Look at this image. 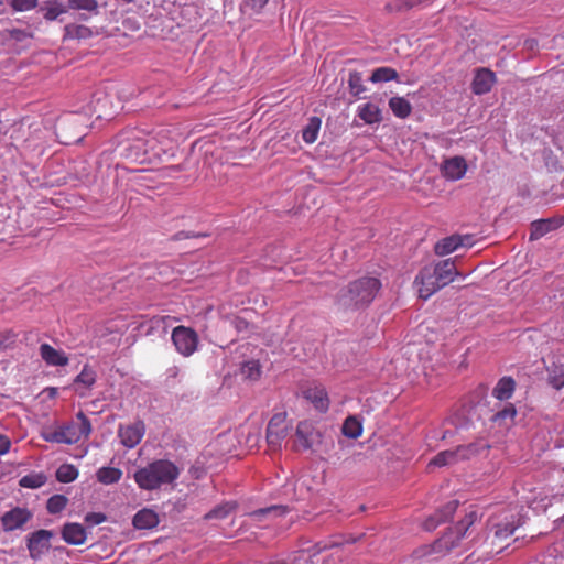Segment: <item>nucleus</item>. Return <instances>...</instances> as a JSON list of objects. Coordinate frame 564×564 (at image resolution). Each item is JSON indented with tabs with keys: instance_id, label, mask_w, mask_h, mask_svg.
<instances>
[{
	"instance_id": "obj_1",
	"label": "nucleus",
	"mask_w": 564,
	"mask_h": 564,
	"mask_svg": "<svg viewBox=\"0 0 564 564\" xmlns=\"http://www.w3.org/2000/svg\"><path fill=\"white\" fill-rule=\"evenodd\" d=\"M180 468L173 462L156 459L139 468L133 478L139 488L151 491L173 484L180 477Z\"/></svg>"
},
{
	"instance_id": "obj_2",
	"label": "nucleus",
	"mask_w": 564,
	"mask_h": 564,
	"mask_svg": "<svg viewBox=\"0 0 564 564\" xmlns=\"http://www.w3.org/2000/svg\"><path fill=\"white\" fill-rule=\"evenodd\" d=\"M76 419L77 422L72 421L43 431L42 438L46 442L68 445L76 444L82 438H88L91 433L90 421L83 412H78Z\"/></svg>"
},
{
	"instance_id": "obj_3",
	"label": "nucleus",
	"mask_w": 564,
	"mask_h": 564,
	"mask_svg": "<svg viewBox=\"0 0 564 564\" xmlns=\"http://www.w3.org/2000/svg\"><path fill=\"white\" fill-rule=\"evenodd\" d=\"M381 283L378 279L364 276L351 282L347 290L339 294L338 301L345 307L368 305L378 293Z\"/></svg>"
},
{
	"instance_id": "obj_4",
	"label": "nucleus",
	"mask_w": 564,
	"mask_h": 564,
	"mask_svg": "<svg viewBox=\"0 0 564 564\" xmlns=\"http://www.w3.org/2000/svg\"><path fill=\"white\" fill-rule=\"evenodd\" d=\"M120 155L131 162H149V152L147 141H144V131L130 130L121 135L119 142Z\"/></svg>"
},
{
	"instance_id": "obj_5",
	"label": "nucleus",
	"mask_w": 564,
	"mask_h": 564,
	"mask_svg": "<svg viewBox=\"0 0 564 564\" xmlns=\"http://www.w3.org/2000/svg\"><path fill=\"white\" fill-rule=\"evenodd\" d=\"M476 519L477 514L475 512L467 514L454 529H449L442 538L426 546L427 551L424 554L444 553L456 547Z\"/></svg>"
},
{
	"instance_id": "obj_6",
	"label": "nucleus",
	"mask_w": 564,
	"mask_h": 564,
	"mask_svg": "<svg viewBox=\"0 0 564 564\" xmlns=\"http://www.w3.org/2000/svg\"><path fill=\"white\" fill-rule=\"evenodd\" d=\"M171 339L176 351L184 357L192 356L199 344L197 333L193 328L182 325L173 328Z\"/></svg>"
},
{
	"instance_id": "obj_7",
	"label": "nucleus",
	"mask_w": 564,
	"mask_h": 564,
	"mask_svg": "<svg viewBox=\"0 0 564 564\" xmlns=\"http://www.w3.org/2000/svg\"><path fill=\"white\" fill-rule=\"evenodd\" d=\"M288 435L286 413H275L267 427V442L269 448L276 452L281 448L282 441Z\"/></svg>"
},
{
	"instance_id": "obj_8",
	"label": "nucleus",
	"mask_w": 564,
	"mask_h": 564,
	"mask_svg": "<svg viewBox=\"0 0 564 564\" xmlns=\"http://www.w3.org/2000/svg\"><path fill=\"white\" fill-rule=\"evenodd\" d=\"M419 296L423 300L430 299L438 290L443 289L431 265L424 267L414 280Z\"/></svg>"
},
{
	"instance_id": "obj_9",
	"label": "nucleus",
	"mask_w": 564,
	"mask_h": 564,
	"mask_svg": "<svg viewBox=\"0 0 564 564\" xmlns=\"http://www.w3.org/2000/svg\"><path fill=\"white\" fill-rule=\"evenodd\" d=\"M145 433V424L138 420L130 424H120L118 427V437L121 444L127 448H134L142 441Z\"/></svg>"
},
{
	"instance_id": "obj_10",
	"label": "nucleus",
	"mask_w": 564,
	"mask_h": 564,
	"mask_svg": "<svg viewBox=\"0 0 564 564\" xmlns=\"http://www.w3.org/2000/svg\"><path fill=\"white\" fill-rule=\"evenodd\" d=\"M53 532L44 529L37 530L28 536L26 546L31 558L36 561L48 552Z\"/></svg>"
},
{
	"instance_id": "obj_11",
	"label": "nucleus",
	"mask_w": 564,
	"mask_h": 564,
	"mask_svg": "<svg viewBox=\"0 0 564 564\" xmlns=\"http://www.w3.org/2000/svg\"><path fill=\"white\" fill-rule=\"evenodd\" d=\"M33 514L28 508L14 507L11 510L4 512L1 518L2 529L6 532H11L18 529H22L26 524Z\"/></svg>"
},
{
	"instance_id": "obj_12",
	"label": "nucleus",
	"mask_w": 564,
	"mask_h": 564,
	"mask_svg": "<svg viewBox=\"0 0 564 564\" xmlns=\"http://www.w3.org/2000/svg\"><path fill=\"white\" fill-rule=\"evenodd\" d=\"M517 525L513 520H503L492 524L491 545L496 553H500L505 546L502 545L516 531Z\"/></svg>"
},
{
	"instance_id": "obj_13",
	"label": "nucleus",
	"mask_w": 564,
	"mask_h": 564,
	"mask_svg": "<svg viewBox=\"0 0 564 564\" xmlns=\"http://www.w3.org/2000/svg\"><path fill=\"white\" fill-rule=\"evenodd\" d=\"M144 141H147L149 161L158 159L166 151L167 132L165 130H160L155 133L144 132Z\"/></svg>"
},
{
	"instance_id": "obj_14",
	"label": "nucleus",
	"mask_w": 564,
	"mask_h": 564,
	"mask_svg": "<svg viewBox=\"0 0 564 564\" xmlns=\"http://www.w3.org/2000/svg\"><path fill=\"white\" fill-rule=\"evenodd\" d=\"M496 83V75L489 68H478L471 83V90L475 95H484L491 90Z\"/></svg>"
},
{
	"instance_id": "obj_15",
	"label": "nucleus",
	"mask_w": 564,
	"mask_h": 564,
	"mask_svg": "<svg viewBox=\"0 0 564 564\" xmlns=\"http://www.w3.org/2000/svg\"><path fill=\"white\" fill-rule=\"evenodd\" d=\"M467 171V163L462 156H454L444 161L442 165L443 176L449 181L463 178Z\"/></svg>"
},
{
	"instance_id": "obj_16",
	"label": "nucleus",
	"mask_w": 564,
	"mask_h": 564,
	"mask_svg": "<svg viewBox=\"0 0 564 564\" xmlns=\"http://www.w3.org/2000/svg\"><path fill=\"white\" fill-rule=\"evenodd\" d=\"M434 274H436V279L441 282V285H448L454 281L455 275H458V271L456 270L455 261L452 259H445L438 261L437 263L431 265Z\"/></svg>"
},
{
	"instance_id": "obj_17",
	"label": "nucleus",
	"mask_w": 564,
	"mask_h": 564,
	"mask_svg": "<svg viewBox=\"0 0 564 564\" xmlns=\"http://www.w3.org/2000/svg\"><path fill=\"white\" fill-rule=\"evenodd\" d=\"M313 444V426L307 421H302L297 424L295 431V441L293 448L296 452L306 451Z\"/></svg>"
},
{
	"instance_id": "obj_18",
	"label": "nucleus",
	"mask_w": 564,
	"mask_h": 564,
	"mask_svg": "<svg viewBox=\"0 0 564 564\" xmlns=\"http://www.w3.org/2000/svg\"><path fill=\"white\" fill-rule=\"evenodd\" d=\"M304 398L310 401L319 412H326L329 406V399L322 386L308 387L303 391Z\"/></svg>"
},
{
	"instance_id": "obj_19",
	"label": "nucleus",
	"mask_w": 564,
	"mask_h": 564,
	"mask_svg": "<svg viewBox=\"0 0 564 564\" xmlns=\"http://www.w3.org/2000/svg\"><path fill=\"white\" fill-rule=\"evenodd\" d=\"M40 356L48 366L64 367L69 362V359L64 351L57 350L46 343L40 346Z\"/></svg>"
},
{
	"instance_id": "obj_20",
	"label": "nucleus",
	"mask_w": 564,
	"mask_h": 564,
	"mask_svg": "<svg viewBox=\"0 0 564 564\" xmlns=\"http://www.w3.org/2000/svg\"><path fill=\"white\" fill-rule=\"evenodd\" d=\"M63 540L72 545H82L86 541V530L79 523H66L62 529Z\"/></svg>"
},
{
	"instance_id": "obj_21",
	"label": "nucleus",
	"mask_w": 564,
	"mask_h": 564,
	"mask_svg": "<svg viewBox=\"0 0 564 564\" xmlns=\"http://www.w3.org/2000/svg\"><path fill=\"white\" fill-rule=\"evenodd\" d=\"M561 225L562 221L555 218L535 220L531 224L530 240H538Z\"/></svg>"
},
{
	"instance_id": "obj_22",
	"label": "nucleus",
	"mask_w": 564,
	"mask_h": 564,
	"mask_svg": "<svg viewBox=\"0 0 564 564\" xmlns=\"http://www.w3.org/2000/svg\"><path fill=\"white\" fill-rule=\"evenodd\" d=\"M132 523L138 530L153 529L159 524V516L155 511L143 508L134 514Z\"/></svg>"
},
{
	"instance_id": "obj_23",
	"label": "nucleus",
	"mask_w": 564,
	"mask_h": 564,
	"mask_svg": "<svg viewBox=\"0 0 564 564\" xmlns=\"http://www.w3.org/2000/svg\"><path fill=\"white\" fill-rule=\"evenodd\" d=\"M68 11L67 4L59 2L58 0H48L43 2L40 7V12L43 18L47 21H54L59 15L66 13Z\"/></svg>"
},
{
	"instance_id": "obj_24",
	"label": "nucleus",
	"mask_w": 564,
	"mask_h": 564,
	"mask_svg": "<svg viewBox=\"0 0 564 564\" xmlns=\"http://www.w3.org/2000/svg\"><path fill=\"white\" fill-rule=\"evenodd\" d=\"M464 245V240L462 236L453 235L440 240L435 247L434 251L437 256H446L455 250H457L460 246Z\"/></svg>"
},
{
	"instance_id": "obj_25",
	"label": "nucleus",
	"mask_w": 564,
	"mask_h": 564,
	"mask_svg": "<svg viewBox=\"0 0 564 564\" xmlns=\"http://www.w3.org/2000/svg\"><path fill=\"white\" fill-rule=\"evenodd\" d=\"M358 116L367 124L379 123L382 120L381 109L372 102L359 106Z\"/></svg>"
},
{
	"instance_id": "obj_26",
	"label": "nucleus",
	"mask_w": 564,
	"mask_h": 564,
	"mask_svg": "<svg viewBox=\"0 0 564 564\" xmlns=\"http://www.w3.org/2000/svg\"><path fill=\"white\" fill-rule=\"evenodd\" d=\"M516 389V381L511 377L501 378L492 390V395L500 400H509Z\"/></svg>"
},
{
	"instance_id": "obj_27",
	"label": "nucleus",
	"mask_w": 564,
	"mask_h": 564,
	"mask_svg": "<svg viewBox=\"0 0 564 564\" xmlns=\"http://www.w3.org/2000/svg\"><path fill=\"white\" fill-rule=\"evenodd\" d=\"M389 108L400 119L408 118L412 112V106L404 97L394 96L389 99Z\"/></svg>"
},
{
	"instance_id": "obj_28",
	"label": "nucleus",
	"mask_w": 564,
	"mask_h": 564,
	"mask_svg": "<svg viewBox=\"0 0 564 564\" xmlns=\"http://www.w3.org/2000/svg\"><path fill=\"white\" fill-rule=\"evenodd\" d=\"M97 480L102 485H112L122 477V470L116 467H101L96 473Z\"/></svg>"
},
{
	"instance_id": "obj_29",
	"label": "nucleus",
	"mask_w": 564,
	"mask_h": 564,
	"mask_svg": "<svg viewBox=\"0 0 564 564\" xmlns=\"http://www.w3.org/2000/svg\"><path fill=\"white\" fill-rule=\"evenodd\" d=\"M322 120L318 117H311L308 119L307 124L302 131V138L306 143L312 144L317 140Z\"/></svg>"
},
{
	"instance_id": "obj_30",
	"label": "nucleus",
	"mask_w": 564,
	"mask_h": 564,
	"mask_svg": "<svg viewBox=\"0 0 564 564\" xmlns=\"http://www.w3.org/2000/svg\"><path fill=\"white\" fill-rule=\"evenodd\" d=\"M547 382L555 390L564 388V364L553 365L547 369Z\"/></svg>"
},
{
	"instance_id": "obj_31",
	"label": "nucleus",
	"mask_w": 564,
	"mask_h": 564,
	"mask_svg": "<svg viewBox=\"0 0 564 564\" xmlns=\"http://www.w3.org/2000/svg\"><path fill=\"white\" fill-rule=\"evenodd\" d=\"M47 477L43 473H31L19 480V486L22 488L37 489L45 485Z\"/></svg>"
},
{
	"instance_id": "obj_32",
	"label": "nucleus",
	"mask_w": 564,
	"mask_h": 564,
	"mask_svg": "<svg viewBox=\"0 0 564 564\" xmlns=\"http://www.w3.org/2000/svg\"><path fill=\"white\" fill-rule=\"evenodd\" d=\"M178 322L177 317L171 316V315H156L149 319V330L148 334L152 330H159L162 329L163 332H166L169 327L172 326L173 323Z\"/></svg>"
},
{
	"instance_id": "obj_33",
	"label": "nucleus",
	"mask_w": 564,
	"mask_h": 564,
	"mask_svg": "<svg viewBox=\"0 0 564 564\" xmlns=\"http://www.w3.org/2000/svg\"><path fill=\"white\" fill-rule=\"evenodd\" d=\"M399 74L394 68L382 66L376 68L370 77L372 83H387L390 80H398Z\"/></svg>"
},
{
	"instance_id": "obj_34",
	"label": "nucleus",
	"mask_w": 564,
	"mask_h": 564,
	"mask_svg": "<svg viewBox=\"0 0 564 564\" xmlns=\"http://www.w3.org/2000/svg\"><path fill=\"white\" fill-rule=\"evenodd\" d=\"M93 36L90 28L82 24H68L65 26V37L86 40Z\"/></svg>"
},
{
	"instance_id": "obj_35",
	"label": "nucleus",
	"mask_w": 564,
	"mask_h": 564,
	"mask_svg": "<svg viewBox=\"0 0 564 564\" xmlns=\"http://www.w3.org/2000/svg\"><path fill=\"white\" fill-rule=\"evenodd\" d=\"M286 513V507L284 506H271L268 508H261L249 513L250 518L254 521H261L265 517H280Z\"/></svg>"
},
{
	"instance_id": "obj_36",
	"label": "nucleus",
	"mask_w": 564,
	"mask_h": 564,
	"mask_svg": "<svg viewBox=\"0 0 564 564\" xmlns=\"http://www.w3.org/2000/svg\"><path fill=\"white\" fill-rule=\"evenodd\" d=\"M517 414L516 406L511 403H508L503 406L502 410L495 413L491 417V420L496 423L509 425L513 422Z\"/></svg>"
},
{
	"instance_id": "obj_37",
	"label": "nucleus",
	"mask_w": 564,
	"mask_h": 564,
	"mask_svg": "<svg viewBox=\"0 0 564 564\" xmlns=\"http://www.w3.org/2000/svg\"><path fill=\"white\" fill-rule=\"evenodd\" d=\"M78 477V469L72 464H63L56 470V479L59 482L68 484Z\"/></svg>"
},
{
	"instance_id": "obj_38",
	"label": "nucleus",
	"mask_w": 564,
	"mask_h": 564,
	"mask_svg": "<svg viewBox=\"0 0 564 564\" xmlns=\"http://www.w3.org/2000/svg\"><path fill=\"white\" fill-rule=\"evenodd\" d=\"M341 431L349 438H358L362 433V426L356 417L349 416L345 420Z\"/></svg>"
},
{
	"instance_id": "obj_39",
	"label": "nucleus",
	"mask_w": 564,
	"mask_h": 564,
	"mask_svg": "<svg viewBox=\"0 0 564 564\" xmlns=\"http://www.w3.org/2000/svg\"><path fill=\"white\" fill-rule=\"evenodd\" d=\"M457 462H458L457 457L455 456L453 449L452 451H443L431 459L429 466L443 467V466H447L451 464H455Z\"/></svg>"
},
{
	"instance_id": "obj_40",
	"label": "nucleus",
	"mask_w": 564,
	"mask_h": 564,
	"mask_svg": "<svg viewBox=\"0 0 564 564\" xmlns=\"http://www.w3.org/2000/svg\"><path fill=\"white\" fill-rule=\"evenodd\" d=\"M68 503V499L64 495H54L48 498L46 509L48 513L56 514L64 510Z\"/></svg>"
},
{
	"instance_id": "obj_41",
	"label": "nucleus",
	"mask_w": 564,
	"mask_h": 564,
	"mask_svg": "<svg viewBox=\"0 0 564 564\" xmlns=\"http://www.w3.org/2000/svg\"><path fill=\"white\" fill-rule=\"evenodd\" d=\"M348 86L350 94L356 97L366 91L362 76L359 72H351L349 74Z\"/></svg>"
},
{
	"instance_id": "obj_42",
	"label": "nucleus",
	"mask_w": 564,
	"mask_h": 564,
	"mask_svg": "<svg viewBox=\"0 0 564 564\" xmlns=\"http://www.w3.org/2000/svg\"><path fill=\"white\" fill-rule=\"evenodd\" d=\"M67 7H68V9H72V10H83V11L98 13L97 0H68Z\"/></svg>"
},
{
	"instance_id": "obj_43",
	"label": "nucleus",
	"mask_w": 564,
	"mask_h": 564,
	"mask_svg": "<svg viewBox=\"0 0 564 564\" xmlns=\"http://www.w3.org/2000/svg\"><path fill=\"white\" fill-rule=\"evenodd\" d=\"M241 373L251 380H257L261 376V366L258 360H248L241 367Z\"/></svg>"
},
{
	"instance_id": "obj_44",
	"label": "nucleus",
	"mask_w": 564,
	"mask_h": 564,
	"mask_svg": "<svg viewBox=\"0 0 564 564\" xmlns=\"http://www.w3.org/2000/svg\"><path fill=\"white\" fill-rule=\"evenodd\" d=\"M454 451L455 456L457 457V460H464L469 459L470 457L475 456L479 452V447L477 444H468V445H460L457 446Z\"/></svg>"
},
{
	"instance_id": "obj_45",
	"label": "nucleus",
	"mask_w": 564,
	"mask_h": 564,
	"mask_svg": "<svg viewBox=\"0 0 564 564\" xmlns=\"http://www.w3.org/2000/svg\"><path fill=\"white\" fill-rule=\"evenodd\" d=\"M96 381V373L88 366H84L80 373L75 378V383H82L87 388H90Z\"/></svg>"
},
{
	"instance_id": "obj_46",
	"label": "nucleus",
	"mask_w": 564,
	"mask_h": 564,
	"mask_svg": "<svg viewBox=\"0 0 564 564\" xmlns=\"http://www.w3.org/2000/svg\"><path fill=\"white\" fill-rule=\"evenodd\" d=\"M235 505L232 503H225L221 506H217L216 508L212 509L208 513H206V519H224L226 518L234 509Z\"/></svg>"
},
{
	"instance_id": "obj_47",
	"label": "nucleus",
	"mask_w": 564,
	"mask_h": 564,
	"mask_svg": "<svg viewBox=\"0 0 564 564\" xmlns=\"http://www.w3.org/2000/svg\"><path fill=\"white\" fill-rule=\"evenodd\" d=\"M18 339V334L13 329H4L0 332V350L13 347Z\"/></svg>"
},
{
	"instance_id": "obj_48",
	"label": "nucleus",
	"mask_w": 564,
	"mask_h": 564,
	"mask_svg": "<svg viewBox=\"0 0 564 564\" xmlns=\"http://www.w3.org/2000/svg\"><path fill=\"white\" fill-rule=\"evenodd\" d=\"M14 11H29L37 6V0H10Z\"/></svg>"
},
{
	"instance_id": "obj_49",
	"label": "nucleus",
	"mask_w": 564,
	"mask_h": 564,
	"mask_svg": "<svg viewBox=\"0 0 564 564\" xmlns=\"http://www.w3.org/2000/svg\"><path fill=\"white\" fill-rule=\"evenodd\" d=\"M434 0H400V10H410L417 7L430 6Z\"/></svg>"
},
{
	"instance_id": "obj_50",
	"label": "nucleus",
	"mask_w": 564,
	"mask_h": 564,
	"mask_svg": "<svg viewBox=\"0 0 564 564\" xmlns=\"http://www.w3.org/2000/svg\"><path fill=\"white\" fill-rule=\"evenodd\" d=\"M458 507V501L457 500H451L448 501L442 510L437 511V513L440 514L441 517V520L442 521H446L447 519H449L456 511Z\"/></svg>"
},
{
	"instance_id": "obj_51",
	"label": "nucleus",
	"mask_w": 564,
	"mask_h": 564,
	"mask_svg": "<svg viewBox=\"0 0 564 564\" xmlns=\"http://www.w3.org/2000/svg\"><path fill=\"white\" fill-rule=\"evenodd\" d=\"M107 520L106 514L101 512H89L85 516V522L90 525L104 523Z\"/></svg>"
},
{
	"instance_id": "obj_52",
	"label": "nucleus",
	"mask_w": 564,
	"mask_h": 564,
	"mask_svg": "<svg viewBox=\"0 0 564 564\" xmlns=\"http://www.w3.org/2000/svg\"><path fill=\"white\" fill-rule=\"evenodd\" d=\"M441 522H443V521L441 520L440 514L436 512L434 516H432V517L427 518V519L424 521L423 527H424V529H425L426 531H432V530H434V529H435V528H436Z\"/></svg>"
},
{
	"instance_id": "obj_53",
	"label": "nucleus",
	"mask_w": 564,
	"mask_h": 564,
	"mask_svg": "<svg viewBox=\"0 0 564 564\" xmlns=\"http://www.w3.org/2000/svg\"><path fill=\"white\" fill-rule=\"evenodd\" d=\"M11 448V441L7 435L0 434V455L9 453Z\"/></svg>"
},
{
	"instance_id": "obj_54",
	"label": "nucleus",
	"mask_w": 564,
	"mask_h": 564,
	"mask_svg": "<svg viewBox=\"0 0 564 564\" xmlns=\"http://www.w3.org/2000/svg\"><path fill=\"white\" fill-rule=\"evenodd\" d=\"M11 36L18 41H21L28 36V34L24 31L21 30H13L11 32Z\"/></svg>"
},
{
	"instance_id": "obj_55",
	"label": "nucleus",
	"mask_w": 564,
	"mask_h": 564,
	"mask_svg": "<svg viewBox=\"0 0 564 564\" xmlns=\"http://www.w3.org/2000/svg\"><path fill=\"white\" fill-rule=\"evenodd\" d=\"M254 6L263 7L269 0H250Z\"/></svg>"
},
{
	"instance_id": "obj_56",
	"label": "nucleus",
	"mask_w": 564,
	"mask_h": 564,
	"mask_svg": "<svg viewBox=\"0 0 564 564\" xmlns=\"http://www.w3.org/2000/svg\"><path fill=\"white\" fill-rule=\"evenodd\" d=\"M47 392H48V395L51 398H54L57 394V389L56 388H48Z\"/></svg>"
}]
</instances>
